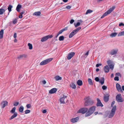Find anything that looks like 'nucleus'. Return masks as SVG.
<instances>
[{
	"label": "nucleus",
	"mask_w": 124,
	"mask_h": 124,
	"mask_svg": "<svg viewBox=\"0 0 124 124\" xmlns=\"http://www.w3.org/2000/svg\"><path fill=\"white\" fill-rule=\"evenodd\" d=\"M104 70L105 72V73H108L109 72V68L108 65H106L105 66L104 68Z\"/></svg>",
	"instance_id": "obj_17"
},
{
	"label": "nucleus",
	"mask_w": 124,
	"mask_h": 124,
	"mask_svg": "<svg viewBox=\"0 0 124 124\" xmlns=\"http://www.w3.org/2000/svg\"><path fill=\"white\" fill-rule=\"evenodd\" d=\"M119 26H124V24H119Z\"/></svg>",
	"instance_id": "obj_60"
},
{
	"label": "nucleus",
	"mask_w": 124,
	"mask_h": 124,
	"mask_svg": "<svg viewBox=\"0 0 124 124\" xmlns=\"http://www.w3.org/2000/svg\"><path fill=\"white\" fill-rule=\"evenodd\" d=\"M81 27H78L75 30H74L75 32L77 33L78 31L81 29Z\"/></svg>",
	"instance_id": "obj_32"
},
{
	"label": "nucleus",
	"mask_w": 124,
	"mask_h": 124,
	"mask_svg": "<svg viewBox=\"0 0 124 124\" xmlns=\"http://www.w3.org/2000/svg\"><path fill=\"white\" fill-rule=\"evenodd\" d=\"M64 37L63 36H60L59 38V40L60 41H62L64 40Z\"/></svg>",
	"instance_id": "obj_35"
},
{
	"label": "nucleus",
	"mask_w": 124,
	"mask_h": 124,
	"mask_svg": "<svg viewBox=\"0 0 124 124\" xmlns=\"http://www.w3.org/2000/svg\"><path fill=\"white\" fill-rule=\"evenodd\" d=\"M83 23V21L81 20H79L78 21V22L77 23Z\"/></svg>",
	"instance_id": "obj_54"
},
{
	"label": "nucleus",
	"mask_w": 124,
	"mask_h": 124,
	"mask_svg": "<svg viewBox=\"0 0 124 124\" xmlns=\"http://www.w3.org/2000/svg\"><path fill=\"white\" fill-rule=\"evenodd\" d=\"M78 119V117L73 118L70 120V121L72 123H75L77 122Z\"/></svg>",
	"instance_id": "obj_16"
},
{
	"label": "nucleus",
	"mask_w": 124,
	"mask_h": 124,
	"mask_svg": "<svg viewBox=\"0 0 124 124\" xmlns=\"http://www.w3.org/2000/svg\"><path fill=\"white\" fill-rule=\"evenodd\" d=\"M89 101L88 100L86 101L85 103V106H87L88 105Z\"/></svg>",
	"instance_id": "obj_37"
},
{
	"label": "nucleus",
	"mask_w": 124,
	"mask_h": 124,
	"mask_svg": "<svg viewBox=\"0 0 124 124\" xmlns=\"http://www.w3.org/2000/svg\"><path fill=\"white\" fill-rule=\"evenodd\" d=\"M75 54V53L74 52H72L70 53L67 56V59L68 60H70L74 56Z\"/></svg>",
	"instance_id": "obj_10"
},
{
	"label": "nucleus",
	"mask_w": 124,
	"mask_h": 124,
	"mask_svg": "<svg viewBox=\"0 0 124 124\" xmlns=\"http://www.w3.org/2000/svg\"><path fill=\"white\" fill-rule=\"evenodd\" d=\"M110 67V69L111 70H113L114 69V65L113 64H111L109 66Z\"/></svg>",
	"instance_id": "obj_42"
},
{
	"label": "nucleus",
	"mask_w": 124,
	"mask_h": 124,
	"mask_svg": "<svg viewBox=\"0 0 124 124\" xmlns=\"http://www.w3.org/2000/svg\"><path fill=\"white\" fill-rule=\"evenodd\" d=\"M104 82V77H102L101 80L99 81V82L100 83L101 85H103Z\"/></svg>",
	"instance_id": "obj_26"
},
{
	"label": "nucleus",
	"mask_w": 124,
	"mask_h": 124,
	"mask_svg": "<svg viewBox=\"0 0 124 124\" xmlns=\"http://www.w3.org/2000/svg\"><path fill=\"white\" fill-rule=\"evenodd\" d=\"M71 8V6L69 5H67L66 7V8L68 9H70Z\"/></svg>",
	"instance_id": "obj_50"
},
{
	"label": "nucleus",
	"mask_w": 124,
	"mask_h": 124,
	"mask_svg": "<svg viewBox=\"0 0 124 124\" xmlns=\"http://www.w3.org/2000/svg\"><path fill=\"white\" fill-rule=\"evenodd\" d=\"M46 112L47 111L46 109L42 111V112L43 113H46Z\"/></svg>",
	"instance_id": "obj_56"
},
{
	"label": "nucleus",
	"mask_w": 124,
	"mask_h": 124,
	"mask_svg": "<svg viewBox=\"0 0 124 124\" xmlns=\"http://www.w3.org/2000/svg\"><path fill=\"white\" fill-rule=\"evenodd\" d=\"M115 103V101H113L111 104V107H113L114 104Z\"/></svg>",
	"instance_id": "obj_49"
},
{
	"label": "nucleus",
	"mask_w": 124,
	"mask_h": 124,
	"mask_svg": "<svg viewBox=\"0 0 124 124\" xmlns=\"http://www.w3.org/2000/svg\"><path fill=\"white\" fill-rule=\"evenodd\" d=\"M101 65L100 64H97L96 65V67H99L100 66H101Z\"/></svg>",
	"instance_id": "obj_58"
},
{
	"label": "nucleus",
	"mask_w": 124,
	"mask_h": 124,
	"mask_svg": "<svg viewBox=\"0 0 124 124\" xmlns=\"http://www.w3.org/2000/svg\"><path fill=\"white\" fill-rule=\"evenodd\" d=\"M28 45L29 47V49H32V45L30 43H28Z\"/></svg>",
	"instance_id": "obj_38"
},
{
	"label": "nucleus",
	"mask_w": 124,
	"mask_h": 124,
	"mask_svg": "<svg viewBox=\"0 0 124 124\" xmlns=\"http://www.w3.org/2000/svg\"><path fill=\"white\" fill-rule=\"evenodd\" d=\"M124 35V31L119 33L118 35V36H121Z\"/></svg>",
	"instance_id": "obj_36"
},
{
	"label": "nucleus",
	"mask_w": 124,
	"mask_h": 124,
	"mask_svg": "<svg viewBox=\"0 0 124 124\" xmlns=\"http://www.w3.org/2000/svg\"><path fill=\"white\" fill-rule=\"evenodd\" d=\"M81 24H74V25L76 27H77L78 26H80Z\"/></svg>",
	"instance_id": "obj_48"
},
{
	"label": "nucleus",
	"mask_w": 124,
	"mask_h": 124,
	"mask_svg": "<svg viewBox=\"0 0 124 124\" xmlns=\"http://www.w3.org/2000/svg\"><path fill=\"white\" fill-rule=\"evenodd\" d=\"M118 51V50L116 49V50L113 49L111 51H110L109 54H110L111 55H113L116 54Z\"/></svg>",
	"instance_id": "obj_15"
},
{
	"label": "nucleus",
	"mask_w": 124,
	"mask_h": 124,
	"mask_svg": "<svg viewBox=\"0 0 124 124\" xmlns=\"http://www.w3.org/2000/svg\"><path fill=\"white\" fill-rule=\"evenodd\" d=\"M30 110H27L25 111V114H27L30 113Z\"/></svg>",
	"instance_id": "obj_44"
},
{
	"label": "nucleus",
	"mask_w": 124,
	"mask_h": 124,
	"mask_svg": "<svg viewBox=\"0 0 124 124\" xmlns=\"http://www.w3.org/2000/svg\"><path fill=\"white\" fill-rule=\"evenodd\" d=\"M76 34V33L73 30L69 35V38H71Z\"/></svg>",
	"instance_id": "obj_20"
},
{
	"label": "nucleus",
	"mask_w": 124,
	"mask_h": 124,
	"mask_svg": "<svg viewBox=\"0 0 124 124\" xmlns=\"http://www.w3.org/2000/svg\"><path fill=\"white\" fill-rule=\"evenodd\" d=\"M92 12V10H90V9H88L86 13L85 14L86 15V14H88V13H91V12Z\"/></svg>",
	"instance_id": "obj_39"
},
{
	"label": "nucleus",
	"mask_w": 124,
	"mask_h": 124,
	"mask_svg": "<svg viewBox=\"0 0 124 124\" xmlns=\"http://www.w3.org/2000/svg\"><path fill=\"white\" fill-rule=\"evenodd\" d=\"M70 86L72 89H75L76 88L75 85L72 82L70 84Z\"/></svg>",
	"instance_id": "obj_21"
},
{
	"label": "nucleus",
	"mask_w": 124,
	"mask_h": 124,
	"mask_svg": "<svg viewBox=\"0 0 124 124\" xmlns=\"http://www.w3.org/2000/svg\"><path fill=\"white\" fill-rule=\"evenodd\" d=\"M88 110L87 108H83L80 109L78 111L77 113H80L82 114L85 113Z\"/></svg>",
	"instance_id": "obj_7"
},
{
	"label": "nucleus",
	"mask_w": 124,
	"mask_h": 124,
	"mask_svg": "<svg viewBox=\"0 0 124 124\" xmlns=\"http://www.w3.org/2000/svg\"><path fill=\"white\" fill-rule=\"evenodd\" d=\"M13 7V6L11 5H9L8 8V9L9 12H10L11 11V8Z\"/></svg>",
	"instance_id": "obj_33"
},
{
	"label": "nucleus",
	"mask_w": 124,
	"mask_h": 124,
	"mask_svg": "<svg viewBox=\"0 0 124 124\" xmlns=\"http://www.w3.org/2000/svg\"><path fill=\"white\" fill-rule=\"evenodd\" d=\"M22 15L20 14V15L19 16V18H22Z\"/></svg>",
	"instance_id": "obj_61"
},
{
	"label": "nucleus",
	"mask_w": 124,
	"mask_h": 124,
	"mask_svg": "<svg viewBox=\"0 0 124 124\" xmlns=\"http://www.w3.org/2000/svg\"><path fill=\"white\" fill-rule=\"evenodd\" d=\"M42 82L44 84H45L46 83V81L45 80L43 81H42Z\"/></svg>",
	"instance_id": "obj_59"
},
{
	"label": "nucleus",
	"mask_w": 124,
	"mask_h": 124,
	"mask_svg": "<svg viewBox=\"0 0 124 124\" xmlns=\"http://www.w3.org/2000/svg\"><path fill=\"white\" fill-rule=\"evenodd\" d=\"M22 8V6L20 4H18L16 8L17 11L19 12H20V9Z\"/></svg>",
	"instance_id": "obj_22"
},
{
	"label": "nucleus",
	"mask_w": 124,
	"mask_h": 124,
	"mask_svg": "<svg viewBox=\"0 0 124 124\" xmlns=\"http://www.w3.org/2000/svg\"><path fill=\"white\" fill-rule=\"evenodd\" d=\"M17 35H16V33H14V37L15 38H16V37Z\"/></svg>",
	"instance_id": "obj_55"
},
{
	"label": "nucleus",
	"mask_w": 124,
	"mask_h": 124,
	"mask_svg": "<svg viewBox=\"0 0 124 124\" xmlns=\"http://www.w3.org/2000/svg\"><path fill=\"white\" fill-rule=\"evenodd\" d=\"M88 81L89 85H93V83L91 79L90 78H88Z\"/></svg>",
	"instance_id": "obj_30"
},
{
	"label": "nucleus",
	"mask_w": 124,
	"mask_h": 124,
	"mask_svg": "<svg viewBox=\"0 0 124 124\" xmlns=\"http://www.w3.org/2000/svg\"><path fill=\"white\" fill-rule=\"evenodd\" d=\"M107 63L109 66L112 64L110 60L107 61Z\"/></svg>",
	"instance_id": "obj_41"
},
{
	"label": "nucleus",
	"mask_w": 124,
	"mask_h": 124,
	"mask_svg": "<svg viewBox=\"0 0 124 124\" xmlns=\"http://www.w3.org/2000/svg\"><path fill=\"white\" fill-rule=\"evenodd\" d=\"M24 108V107L23 106H21L19 109V112H22L23 111Z\"/></svg>",
	"instance_id": "obj_28"
},
{
	"label": "nucleus",
	"mask_w": 124,
	"mask_h": 124,
	"mask_svg": "<svg viewBox=\"0 0 124 124\" xmlns=\"http://www.w3.org/2000/svg\"><path fill=\"white\" fill-rule=\"evenodd\" d=\"M74 21L73 19H71L70 20V23H72L74 22Z\"/></svg>",
	"instance_id": "obj_57"
},
{
	"label": "nucleus",
	"mask_w": 124,
	"mask_h": 124,
	"mask_svg": "<svg viewBox=\"0 0 124 124\" xmlns=\"http://www.w3.org/2000/svg\"><path fill=\"white\" fill-rule=\"evenodd\" d=\"M25 56V55H21L17 57V59L19 60H20L22 59L23 57Z\"/></svg>",
	"instance_id": "obj_34"
},
{
	"label": "nucleus",
	"mask_w": 124,
	"mask_h": 124,
	"mask_svg": "<svg viewBox=\"0 0 124 124\" xmlns=\"http://www.w3.org/2000/svg\"><path fill=\"white\" fill-rule=\"evenodd\" d=\"M2 108H4L8 104V102L6 101H3L0 104Z\"/></svg>",
	"instance_id": "obj_12"
},
{
	"label": "nucleus",
	"mask_w": 124,
	"mask_h": 124,
	"mask_svg": "<svg viewBox=\"0 0 124 124\" xmlns=\"http://www.w3.org/2000/svg\"><path fill=\"white\" fill-rule=\"evenodd\" d=\"M116 100L118 102H122L124 101V100L122 98L121 94H119L116 95Z\"/></svg>",
	"instance_id": "obj_5"
},
{
	"label": "nucleus",
	"mask_w": 124,
	"mask_h": 124,
	"mask_svg": "<svg viewBox=\"0 0 124 124\" xmlns=\"http://www.w3.org/2000/svg\"><path fill=\"white\" fill-rule=\"evenodd\" d=\"M67 96H63L60 99V101L61 103L64 104L65 103V102L67 101Z\"/></svg>",
	"instance_id": "obj_9"
},
{
	"label": "nucleus",
	"mask_w": 124,
	"mask_h": 124,
	"mask_svg": "<svg viewBox=\"0 0 124 124\" xmlns=\"http://www.w3.org/2000/svg\"><path fill=\"white\" fill-rule=\"evenodd\" d=\"M3 30H1L0 31V39H1L3 37Z\"/></svg>",
	"instance_id": "obj_23"
},
{
	"label": "nucleus",
	"mask_w": 124,
	"mask_h": 124,
	"mask_svg": "<svg viewBox=\"0 0 124 124\" xmlns=\"http://www.w3.org/2000/svg\"><path fill=\"white\" fill-rule=\"evenodd\" d=\"M19 104V103L17 102H15L14 103V106H17Z\"/></svg>",
	"instance_id": "obj_40"
},
{
	"label": "nucleus",
	"mask_w": 124,
	"mask_h": 124,
	"mask_svg": "<svg viewBox=\"0 0 124 124\" xmlns=\"http://www.w3.org/2000/svg\"><path fill=\"white\" fill-rule=\"evenodd\" d=\"M54 78L56 81L61 80L62 79V78L58 75L55 76Z\"/></svg>",
	"instance_id": "obj_24"
},
{
	"label": "nucleus",
	"mask_w": 124,
	"mask_h": 124,
	"mask_svg": "<svg viewBox=\"0 0 124 124\" xmlns=\"http://www.w3.org/2000/svg\"><path fill=\"white\" fill-rule=\"evenodd\" d=\"M57 90V89L55 88H53L49 91V93L50 94L54 93L56 92Z\"/></svg>",
	"instance_id": "obj_18"
},
{
	"label": "nucleus",
	"mask_w": 124,
	"mask_h": 124,
	"mask_svg": "<svg viewBox=\"0 0 124 124\" xmlns=\"http://www.w3.org/2000/svg\"><path fill=\"white\" fill-rule=\"evenodd\" d=\"M114 79L115 81H118L119 80V78L118 77L116 76L114 78Z\"/></svg>",
	"instance_id": "obj_45"
},
{
	"label": "nucleus",
	"mask_w": 124,
	"mask_h": 124,
	"mask_svg": "<svg viewBox=\"0 0 124 124\" xmlns=\"http://www.w3.org/2000/svg\"><path fill=\"white\" fill-rule=\"evenodd\" d=\"M52 35H48L42 38L41 40V41L42 42H43L46 41L49 38H51L53 37Z\"/></svg>",
	"instance_id": "obj_8"
},
{
	"label": "nucleus",
	"mask_w": 124,
	"mask_h": 124,
	"mask_svg": "<svg viewBox=\"0 0 124 124\" xmlns=\"http://www.w3.org/2000/svg\"><path fill=\"white\" fill-rule=\"evenodd\" d=\"M109 95L108 94H107L104 95L103 100L104 101L107 102L109 100Z\"/></svg>",
	"instance_id": "obj_11"
},
{
	"label": "nucleus",
	"mask_w": 124,
	"mask_h": 124,
	"mask_svg": "<svg viewBox=\"0 0 124 124\" xmlns=\"http://www.w3.org/2000/svg\"><path fill=\"white\" fill-rule=\"evenodd\" d=\"M77 84L78 85L81 86L82 85L83 82L81 80H78L77 81Z\"/></svg>",
	"instance_id": "obj_25"
},
{
	"label": "nucleus",
	"mask_w": 124,
	"mask_h": 124,
	"mask_svg": "<svg viewBox=\"0 0 124 124\" xmlns=\"http://www.w3.org/2000/svg\"><path fill=\"white\" fill-rule=\"evenodd\" d=\"M40 12L39 11L35 12L34 13H33V15H35L36 16H40Z\"/></svg>",
	"instance_id": "obj_27"
},
{
	"label": "nucleus",
	"mask_w": 124,
	"mask_h": 124,
	"mask_svg": "<svg viewBox=\"0 0 124 124\" xmlns=\"http://www.w3.org/2000/svg\"><path fill=\"white\" fill-rule=\"evenodd\" d=\"M116 75L118 76H120L121 77V75L120 73H116Z\"/></svg>",
	"instance_id": "obj_51"
},
{
	"label": "nucleus",
	"mask_w": 124,
	"mask_h": 124,
	"mask_svg": "<svg viewBox=\"0 0 124 124\" xmlns=\"http://www.w3.org/2000/svg\"><path fill=\"white\" fill-rule=\"evenodd\" d=\"M68 28L67 27H66L65 28H64L63 29H62V30H61L58 33L59 34H61L64 31H66L67 30Z\"/></svg>",
	"instance_id": "obj_19"
},
{
	"label": "nucleus",
	"mask_w": 124,
	"mask_h": 124,
	"mask_svg": "<svg viewBox=\"0 0 124 124\" xmlns=\"http://www.w3.org/2000/svg\"><path fill=\"white\" fill-rule=\"evenodd\" d=\"M95 107L93 106L90 108L85 114V116L86 117L92 114L95 111Z\"/></svg>",
	"instance_id": "obj_1"
},
{
	"label": "nucleus",
	"mask_w": 124,
	"mask_h": 124,
	"mask_svg": "<svg viewBox=\"0 0 124 124\" xmlns=\"http://www.w3.org/2000/svg\"><path fill=\"white\" fill-rule=\"evenodd\" d=\"M96 71L97 72L99 71V69L98 68H97L96 69Z\"/></svg>",
	"instance_id": "obj_63"
},
{
	"label": "nucleus",
	"mask_w": 124,
	"mask_h": 124,
	"mask_svg": "<svg viewBox=\"0 0 124 124\" xmlns=\"http://www.w3.org/2000/svg\"><path fill=\"white\" fill-rule=\"evenodd\" d=\"M53 60V58H50L44 60L41 62L40 65H45L50 62Z\"/></svg>",
	"instance_id": "obj_6"
},
{
	"label": "nucleus",
	"mask_w": 124,
	"mask_h": 124,
	"mask_svg": "<svg viewBox=\"0 0 124 124\" xmlns=\"http://www.w3.org/2000/svg\"><path fill=\"white\" fill-rule=\"evenodd\" d=\"M116 108V105L113 107L108 116L109 118H112L113 117L115 113Z\"/></svg>",
	"instance_id": "obj_3"
},
{
	"label": "nucleus",
	"mask_w": 124,
	"mask_h": 124,
	"mask_svg": "<svg viewBox=\"0 0 124 124\" xmlns=\"http://www.w3.org/2000/svg\"><path fill=\"white\" fill-rule=\"evenodd\" d=\"M5 8H1L0 9V15L3 14L5 11Z\"/></svg>",
	"instance_id": "obj_29"
},
{
	"label": "nucleus",
	"mask_w": 124,
	"mask_h": 124,
	"mask_svg": "<svg viewBox=\"0 0 124 124\" xmlns=\"http://www.w3.org/2000/svg\"><path fill=\"white\" fill-rule=\"evenodd\" d=\"M113 76H114L113 74H112L111 75V78H112L113 77Z\"/></svg>",
	"instance_id": "obj_64"
},
{
	"label": "nucleus",
	"mask_w": 124,
	"mask_h": 124,
	"mask_svg": "<svg viewBox=\"0 0 124 124\" xmlns=\"http://www.w3.org/2000/svg\"><path fill=\"white\" fill-rule=\"evenodd\" d=\"M17 19H15L14 20H13V23H16L17 22Z\"/></svg>",
	"instance_id": "obj_52"
},
{
	"label": "nucleus",
	"mask_w": 124,
	"mask_h": 124,
	"mask_svg": "<svg viewBox=\"0 0 124 124\" xmlns=\"http://www.w3.org/2000/svg\"><path fill=\"white\" fill-rule=\"evenodd\" d=\"M115 7L114 6L113 7L109 9L101 17V18H102L105 16H107L108 14L110 13L115 9Z\"/></svg>",
	"instance_id": "obj_4"
},
{
	"label": "nucleus",
	"mask_w": 124,
	"mask_h": 124,
	"mask_svg": "<svg viewBox=\"0 0 124 124\" xmlns=\"http://www.w3.org/2000/svg\"><path fill=\"white\" fill-rule=\"evenodd\" d=\"M16 109V107H14L13 108L11 111L10 112L12 113H14V114L9 119V120H11L17 116V113L16 112H15Z\"/></svg>",
	"instance_id": "obj_2"
},
{
	"label": "nucleus",
	"mask_w": 124,
	"mask_h": 124,
	"mask_svg": "<svg viewBox=\"0 0 124 124\" xmlns=\"http://www.w3.org/2000/svg\"><path fill=\"white\" fill-rule=\"evenodd\" d=\"M117 34V33H116V32H114L113 33H112L111 34L110 36V37H115L116 35Z\"/></svg>",
	"instance_id": "obj_31"
},
{
	"label": "nucleus",
	"mask_w": 124,
	"mask_h": 124,
	"mask_svg": "<svg viewBox=\"0 0 124 124\" xmlns=\"http://www.w3.org/2000/svg\"><path fill=\"white\" fill-rule=\"evenodd\" d=\"M122 89L124 91V85H123L122 86Z\"/></svg>",
	"instance_id": "obj_62"
},
{
	"label": "nucleus",
	"mask_w": 124,
	"mask_h": 124,
	"mask_svg": "<svg viewBox=\"0 0 124 124\" xmlns=\"http://www.w3.org/2000/svg\"><path fill=\"white\" fill-rule=\"evenodd\" d=\"M102 88L103 90H105L107 89V87L105 85H104L102 86Z\"/></svg>",
	"instance_id": "obj_46"
},
{
	"label": "nucleus",
	"mask_w": 124,
	"mask_h": 124,
	"mask_svg": "<svg viewBox=\"0 0 124 124\" xmlns=\"http://www.w3.org/2000/svg\"><path fill=\"white\" fill-rule=\"evenodd\" d=\"M95 80L97 82H99L100 80L98 77H96V78H95Z\"/></svg>",
	"instance_id": "obj_47"
},
{
	"label": "nucleus",
	"mask_w": 124,
	"mask_h": 124,
	"mask_svg": "<svg viewBox=\"0 0 124 124\" xmlns=\"http://www.w3.org/2000/svg\"><path fill=\"white\" fill-rule=\"evenodd\" d=\"M97 102L96 104V106L97 107L100 106L102 107L103 106V105L101 103L100 100L99 98H97Z\"/></svg>",
	"instance_id": "obj_14"
},
{
	"label": "nucleus",
	"mask_w": 124,
	"mask_h": 124,
	"mask_svg": "<svg viewBox=\"0 0 124 124\" xmlns=\"http://www.w3.org/2000/svg\"><path fill=\"white\" fill-rule=\"evenodd\" d=\"M31 107V105L30 104H28L26 105V107L27 108H30Z\"/></svg>",
	"instance_id": "obj_43"
},
{
	"label": "nucleus",
	"mask_w": 124,
	"mask_h": 124,
	"mask_svg": "<svg viewBox=\"0 0 124 124\" xmlns=\"http://www.w3.org/2000/svg\"><path fill=\"white\" fill-rule=\"evenodd\" d=\"M116 86L117 90L119 92H122V90L121 88V86L118 83H116Z\"/></svg>",
	"instance_id": "obj_13"
},
{
	"label": "nucleus",
	"mask_w": 124,
	"mask_h": 124,
	"mask_svg": "<svg viewBox=\"0 0 124 124\" xmlns=\"http://www.w3.org/2000/svg\"><path fill=\"white\" fill-rule=\"evenodd\" d=\"M89 53V51H88L85 54V55L86 56V57L88 55Z\"/></svg>",
	"instance_id": "obj_53"
}]
</instances>
